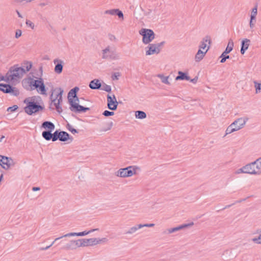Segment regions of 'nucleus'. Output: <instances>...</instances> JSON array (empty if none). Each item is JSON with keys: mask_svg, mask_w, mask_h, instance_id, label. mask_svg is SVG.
I'll return each instance as SVG.
<instances>
[{"mask_svg": "<svg viewBox=\"0 0 261 261\" xmlns=\"http://www.w3.org/2000/svg\"><path fill=\"white\" fill-rule=\"evenodd\" d=\"M108 127L107 128H106V129H103L102 130L104 131V132H106L107 130H109L110 129H111V128H112V127L113 126V122H110L108 124Z\"/></svg>", "mask_w": 261, "mask_h": 261, "instance_id": "obj_48", "label": "nucleus"}, {"mask_svg": "<svg viewBox=\"0 0 261 261\" xmlns=\"http://www.w3.org/2000/svg\"><path fill=\"white\" fill-rule=\"evenodd\" d=\"M32 1V0H25L27 3L31 2ZM23 1H24V0H16V2H22Z\"/></svg>", "mask_w": 261, "mask_h": 261, "instance_id": "obj_58", "label": "nucleus"}, {"mask_svg": "<svg viewBox=\"0 0 261 261\" xmlns=\"http://www.w3.org/2000/svg\"><path fill=\"white\" fill-rule=\"evenodd\" d=\"M79 247H81V239L72 240L70 241V244L66 246L68 249H74Z\"/></svg>", "mask_w": 261, "mask_h": 261, "instance_id": "obj_19", "label": "nucleus"}, {"mask_svg": "<svg viewBox=\"0 0 261 261\" xmlns=\"http://www.w3.org/2000/svg\"><path fill=\"white\" fill-rule=\"evenodd\" d=\"M39 70L40 71V73H41V75H40V76H41L42 74V72H43V70H42V66H40L39 67Z\"/></svg>", "mask_w": 261, "mask_h": 261, "instance_id": "obj_60", "label": "nucleus"}, {"mask_svg": "<svg viewBox=\"0 0 261 261\" xmlns=\"http://www.w3.org/2000/svg\"><path fill=\"white\" fill-rule=\"evenodd\" d=\"M100 89L108 92H110L111 91V87L105 83H103L102 85H101Z\"/></svg>", "mask_w": 261, "mask_h": 261, "instance_id": "obj_35", "label": "nucleus"}, {"mask_svg": "<svg viewBox=\"0 0 261 261\" xmlns=\"http://www.w3.org/2000/svg\"><path fill=\"white\" fill-rule=\"evenodd\" d=\"M252 241L257 244H261V234L257 238H253Z\"/></svg>", "mask_w": 261, "mask_h": 261, "instance_id": "obj_45", "label": "nucleus"}, {"mask_svg": "<svg viewBox=\"0 0 261 261\" xmlns=\"http://www.w3.org/2000/svg\"><path fill=\"white\" fill-rule=\"evenodd\" d=\"M16 12L18 15V16L20 18H22V15L20 13V12L18 10H16Z\"/></svg>", "mask_w": 261, "mask_h": 261, "instance_id": "obj_59", "label": "nucleus"}, {"mask_svg": "<svg viewBox=\"0 0 261 261\" xmlns=\"http://www.w3.org/2000/svg\"><path fill=\"white\" fill-rule=\"evenodd\" d=\"M75 101H79V98L77 96L76 97H75Z\"/></svg>", "mask_w": 261, "mask_h": 261, "instance_id": "obj_64", "label": "nucleus"}, {"mask_svg": "<svg viewBox=\"0 0 261 261\" xmlns=\"http://www.w3.org/2000/svg\"><path fill=\"white\" fill-rule=\"evenodd\" d=\"M165 43V41H162L160 43H156L155 45H156V47L158 48H160L161 49V47L163 46L164 45V44Z\"/></svg>", "mask_w": 261, "mask_h": 261, "instance_id": "obj_51", "label": "nucleus"}, {"mask_svg": "<svg viewBox=\"0 0 261 261\" xmlns=\"http://www.w3.org/2000/svg\"><path fill=\"white\" fill-rule=\"evenodd\" d=\"M190 77L186 72H184L181 71L178 72V75L175 77L176 81L178 80H187L189 81Z\"/></svg>", "mask_w": 261, "mask_h": 261, "instance_id": "obj_23", "label": "nucleus"}, {"mask_svg": "<svg viewBox=\"0 0 261 261\" xmlns=\"http://www.w3.org/2000/svg\"><path fill=\"white\" fill-rule=\"evenodd\" d=\"M254 163L255 165L256 170L258 172V175L261 174V162L257 159L254 161Z\"/></svg>", "mask_w": 261, "mask_h": 261, "instance_id": "obj_31", "label": "nucleus"}, {"mask_svg": "<svg viewBox=\"0 0 261 261\" xmlns=\"http://www.w3.org/2000/svg\"><path fill=\"white\" fill-rule=\"evenodd\" d=\"M158 77H159V78H160V79L161 80V81L164 84H167V85H170V82L168 81V78H169V76H165L163 74H158Z\"/></svg>", "mask_w": 261, "mask_h": 261, "instance_id": "obj_32", "label": "nucleus"}, {"mask_svg": "<svg viewBox=\"0 0 261 261\" xmlns=\"http://www.w3.org/2000/svg\"><path fill=\"white\" fill-rule=\"evenodd\" d=\"M67 128L68 130L72 133L73 134L78 133V131L76 129L73 128L72 126L69 124H67Z\"/></svg>", "mask_w": 261, "mask_h": 261, "instance_id": "obj_39", "label": "nucleus"}, {"mask_svg": "<svg viewBox=\"0 0 261 261\" xmlns=\"http://www.w3.org/2000/svg\"><path fill=\"white\" fill-rule=\"evenodd\" d=\"M135 116L138 119H144L146 117V114L142 111H137L135 112Z\"/></svg>", "mask_w": 261, "mask_h": 261, "instance_id": "obj_30", "label": "nucleus"}, {"mask_svg": "<svg viewBox=\"0 0 261 261\" xmlns=\"http://www.w3.org/2000/svg\"><path fill=\"white\" fill-rule=\"evenodd\" d=\"M14 165V163L11 158L1 155V167L5 170H8Z\"/></svg>", "mask_w": 261, "mask_h": 261, "instance_id": "obj_11", "label": "nucleus"}, {"mask_svg": "<svg viewBox=\"0 0 261 261\" xmlns=\"http://www.w3.org/2000/svg\"><path fill=\"white\" fill-rule=\"evenodd\" d=\"M88 246H91L97 245L101 243L106 242L107 239L106 238L98 239V238H90L87 239Z\"/></svg>", "mask_w": 261, "mask_h": 261, "instance_id": "obj_16", "label": "nucleus"}, {"mask_svg": "<svg viewBox=\"0 0 261 261\" xmlns=\"http://www.w3.org/2000/svg\"><path fill=\"white\" fill-rule=\"evenodd\" d=\"M29 80L30 86L33 87V89H36L38 92H40L42 94H46L45 86L42 78L40 77L38 80L30 78Z\"/></svg>", "mask_w": 261, "mask_h": 261, "instance_id": "obj_4", "label": "nucleus"}, {"mask_svg": "<svg viewBox=\"0 0 261 261\" xmlns=\"http://www.w3.org/2000/svg\"><path fill=\"white\" fill-rule=\"evenodd\" d=\"M120 76L119 72H115L112 75V79L113 80H118V77Z\"/></svg>", "mask_w": 261, "mask_h": 261, "instance_id": "obj_44", "label": "nucleus"}, {"mask_svg": "<svg viewBox=\"0 0 261 261\" xmlns=\"http://www.w3.org/2000/svg\"><path fill=\"white\" fill-rule=\"evenodd\" d=\"M97 230V229H92L90 231H84L80 232H70V233H67L66 234H64L62 237L56 238L55 240V241L53 242V243L50 246L46 247L45 248V249H47L49 248L54 244V243L55 241H56L57 240H59L61 238H62L63 237H74V236H85L88 234L90 232H93Z\"/></svg>", "mask_w": 261, "mask_h": 261, "instance_id": "obj_10", "label": "nucleus"}, {"mask_svg": "<svg viewBox=\"0 0 261 261\" xmlns=\"http://www.w3.org/2000/svg\"><path fill=\"white\" fill-rule=\"evenodd\" d=\"M109 39L111 41H115L116 38L115 37V36L113 35H112V34H110L109 35Z\"/></svg>", "mask_w": 261, "mask_h": 261, "instance_id": "obj_53", "label": "nucleus"}, {"mask_svg": "<svg viewBox=\"0 0 261 261\" xmlns=\"http://www.w3.org/2000/svg\"><path fill=\"white\" fill-rule=\"evenodd\" d=\"M118 102H117L114 94L112 96L108 94L107 95V106L109 109L114 111L117 108Z\"/></svg>", "mask_w": 261, "mask_h": 261, "instance_id": "obj_12", "label": "nucleus"}, {"mask_svg": "<svg viewBox=\"0 0 261 261\" xmlns=\"http://www.w3.org/2000/svg\"><path fill=\"white\" fill-rule=\"evenodd\" d=\"M24 67H25L26 68V69H25V73L28 71H29L32 68V64L31 62H27L25 63H24Z\"/></svg>", "mask_w": 261, "mask_h": 261, "instance_id": "obj_36", "label": "nucleus"}, {"mask_svg": "<svg viewBox=\"0 0 261 261\" xmlns=\"http://www.w3.org/2000/svg\"><path fill=\"white\" fill-rule=\"evenodd\" d=\"M58 92L55 94L54 95V93L56 91V89H54L53 88L51 90V94L50 95V99L51 100V102L54 101H57V100H62V94L63 93V90L59 88L58 89Z\"/></svg>", "mask_w": 261, "mask_h": 261, "instance_id": "obj_13", "label": "nucleus"}, {"mask_svg": "<svg viewBox=\"0 0 261 261\" xmlns=\"http://www.w3.org/2000/svg\"><path fill=\"white\" fill-rule=\"evenodd\" d=\"M102 58L106 60H116L119 59V56L115 51L110 50V46H108L102 50Z\"/></svg>", "mask_w": 261, "mask_h": 261, "instance_id": "obj_7", "label": "nucleus"}, {"mask_svg": "<svg viewBox=\"0 0 261 261\" xmlns=\"http://www.w3.org/2000/svg\"><path fill=\"white\" fill-rule=\"evenodd\" d=\"M136 168L134 166H128L120 169L117 172L116 175L121 177H130L136 173Z\"/></svg>", "mask_w": 261, "mask_h": 261, "instance_id": "obj_6", "label": "nucleus"}, {"mask_svg": "<svg viewBox=\"0 0 261 261\" xmlns=\"http://www.w3.org/2000/svg\"><path fill=\"white\" fill-rule=\"evenodd\" d=\"M139 34L142 36V42L144 44H149L155 38V34L151 29L143 28L139 31Z\"/></svg>", "mask_w": 261, "mask_h": 261, "instance_id": "obj_5", "label": "nucleus"}, {"mask_svg": "<svg viewBox=\"0 0 261 261\" xmlns=\"http://www.w3.org/2000/svg\"><path fill=\"white\" fill-rule=\"evenodd\" d=\"M247 117L240 118L236 120L226 128L225 135H228L237 131L244 127L248 121Z\"/></svg>", "mask_w": 261, "mask_h": 261, "instance_id": "obj_3", "label": "nucleus"}, {"mask_svg": "<svg viewBox=\"0 0 261 261\" xmlns=\"http://www.w3.org/2000/svg\"><path fill=\"white\" fill-rule=\"evenodd\" d=\"M54 62L56 64L54 69L55 72L58 74L61 73L63 71V61L56 59L54 61Z\"/></svg>", "mask_w": 261, "mask_h": 261, "instance_id": "obj_18", "label": "nucleus"}, {"mask_svg": "<svg viewBox=\"0 0 261 261\" xmlns=\"http://www.w3.org/2000/svg\"><path fill=\"white\" fill-rule=\"evenodd\" d=\"M18 108V107L17 105H14L12 107L8 108L7 111L8 112H13L15 111Z\"/></svg>", "mask_w": 261, "mask_h": 261, "instance_id": "obj_42", "label": "nucleus"}, {"mask_svg": "<svg viewBox=\"0 0 261 261\" xmlns=\"http://www.w3.org/2000/svg\"><path fill=\"white\" fill-rule=\"evenodd\" d=\"M5 138V136H3V135H1V141H2V140Z\"/></svg>", "mask_w": 261, "mask_h": 261, "instance_id": "obj_62", "label": "nucleus"}, {"mask_svg": "<svg viewBox=\"0 0 261 261\" xmlns=\"http://www.w3.org/2000/svg\"><path fill=\"white\" fill-rule=\"evenodd\" d=\"M88 241L87 239H81V247H88Z\"/></svg>", "mask_w": 261, "mask_h": 261, "instance_id": "obj_38", "label": "nucleus"}, {"mask_svg": "<svg viewBox=\"0 0 261 261\" xmlns=\"http://www.w3.org/2000/svg\"><path fill=\"white\" fill-rule=\"evenodd\" d=\"M247 173V171H246V166H244L241 168L239 169L236 171V173L237 174H239V173Z\"/></svg>", "mask_w": 261, "mask_h": 261, "instance_id": "obj_41", "label": "nucleus"}, {"mask_svg": "<svg viewBox=\"0 0 261 261\" xmlns=\"http://www.w3.org/2000/svg\"><path fill=\"white\" fill-rule=\"evenodd\" d=\"M79 90V88L78 87H75L72 89L70 90L68 94V97L72 96L73 98L76 97L77 93Z\"/></svg>", "mask_w": 261, "mask_h": 261, "instance_id": "obj_28", "label": "nucleus"}, {"mask_svg": "<svg viewBox=\"0 0 261 261\" xmlns=\"http://www.w3.org/2000/svg\"><path fill=\"white\" fill-rule=\"evenodd\" d=\"M253 21H254V20H250L249 25H250V28H251V29L253 28H254V23H255V22H253Z\"/></svg>", "mask_w": 261, "mask_h": 261, "instance_id": "obj_54", "label": "nucleus"}, {"mask_svg": "<svg viewBox=\"0 0 261 261\" xmlns=\"http://www.w3.org/2000/svg\"><path fill=\"white\" fill-rule=\"evenodd\" d=\"M256 15H253L252 14H251V16H250V20H254V22L256 21L255 20V18H256Z\"/></svg>", "mask_w": 261, "mask_h": 261, "instance_id": "obj_56", "label": "nucleus"}, {"mask_svg": "<svg viewBox=\"0 0 261 261\" xmlns=\"http://www.w3.org/2000/svg\"><path fill=\"white\" fill-rule=\"evenodd\" d=\"M54 139L55 142L58 140L62 142H65L68 140H70V142H71L73 140V138L70 136L69 134L65 131L56 130L54 132Z\"/></svg>", "mask_w": 261, "mask_h": 261, "instance_id": "obj_8", "label": "nucleus"}, {"mask_svg": "<svg viewBox=\"0 0 261 261\" xmlns=\"http://www.w3.org/2000/svg\"><path fill=\"white\" fill-rule=\"evenodd\" d=\"M257 12V6H255L254 8H253L252 9L251 14H252L253 15H256Z\"/></svg>", "mask_w": 261, "mask_h": 261, "instance_id": "obj_50", "label": "nucleus"}, {"mask_svg": "<svg viewBox=\"0 0 261 261\" xmlns=\"http://www.w3.org/2000/svg\"><path fill=\"white\" fill-rule=\"evenodd\" d=\"M146 48H148V49L146 51V55L158 54L161 51V49L158 48L155 44L154 43L149 44Z\"/></svg>", "mask_w": 261, "mask_h": 261, "instance_id": "obj_14", "label": "nucleus"}, {"mask_svg": "<svg viewBox=\"0 0 261 261\" xmlns=\"http://www.w3.org/2000/svg\"><path fill=\"white\" fill-rule=\"evenodd\" d=\"M154 225V224H144V225L139 224L138 225V228H141L143 227H152Z\"/></svg>", "mask_w": 261, "mask_h": 261, "instance_id": "obj_47", "label": "nucleus"}, {"mask_svg": "<svg viewBox=\"0 0 261 261\" xmlns=\"http://www.w3.org/2000/svg\"><path fill=\"white\" fill-rule=\"evenodd\" d=\"M3 179V174H1V182L2 181Z\"/></svg>", "mask_w": 261, "mask_h": 261, "instance_id": "obj_63", "label": "nucleus"}, {"mask_svg": "<svg viewBox=\"0 0 261 261\" xmlns=\"http://www.w3.org/2000/svg\"><path fill=\"white\" fill-rule=\"evenodd\" d=\"M105 14L111 15H117L121 20L124 19V15L121 11L118 9H114L105 11Z\"/></svg>", "mask_w": 261, "mask_h": 261, "instance_id": "obj_15", "label": "nucleus"}, {"mask_svg": "<svg viewBox=\"0 0 261 261\" xmlns=\"http://www.w3.org/2000/svg\"><path fill=\"white\" fill-rule=\"evenodd\" d=\"M208 48L209 47H208V48L205 50V51H203L200 49H199L195 57L196 62H199L203 59Z\"/></svg>", "mask_w": 261, "mask_h": 261, "instance_id": "obj_24", "label": "nucleus"}, {"mask_svg": "<svg viewBox=\"0 0 261 261\" xmlns=\"http://www.w3.org/2000/svg\"><path fill=\"white\" fill-rule=\"evenodd\" d=\"M25 73L24 68L19 67L18 64L11 66L5 75H1V81H4L8 83H1V91L12 96H18L20 93L19 90L13 87V85L19 83Z\"/></svg>", "mask_w": 261, "mask_h": 261, "instance_id": "obj_1", "label": "nucleus"}, {"mask_svg": "<svg viewBox=\"0 0 261 261\" xmlns=\"http://www.w3.org/2000/svg\"><path fill=\"white\" fill-rule=\"evenodd\" d=\"M24 102L27 104L26 107H24V111L29 115H32L44 109L43 106L35 101V97L25 98Z\"/></svg>", "mask_w": 261, "mask_h": 261, "instance_id": "obj_2", "label": "nucleus"}, {"mask_svg": "<svg viewBox=\"0 0 261 261\" xmlns=\"http://www.w3.org/2000/svg\"><path fill=\"white\" fill-rule=\"evenodd\" d=\"M227 54H224V51L221 54V55L220 57V58H221V60H220L221 63H224L226 61V59H229V58H230L229 56L227 55Z\"/></svg>", "mask_w": 261, "mask_h": 261, "instance_id": "obj_34", "label": "nucleus"}, {"mask_svg": "<svg viewBox=\"0 0 261 261\" xmlns=\"http://www.w3.org/2000/svg\"><path fill=\"white\" fill-rule=\"evenodd\" d=\"M208 41L209 43H211V39L209 36H206L204 38L202 41L200 43V45H199V49H204L206 47V42Z\"/></svg>", "mask_w": 261, "mask_h": 261, "instance_id": "obj_27", "label": "nucleus"}, {"mask_svg": "<svg viewBox=\"0 0 261 261\" xmlns=\"http://www.w3.org/2000/svg\"><path fill=\"white\" fill-rule=\"evenodd\" d=\"M255 84V91L256 93H258L260 92L261 90V83H258L257 82L255 81L254 82Z\"/></svg>", "mask_w": 261, "mask_h": 261, "instance_id": "obj_37", "label": "nucleus"}, {"mask_svg": "<svg viewBox=\"0 0 261 261\" xmlns=\"http://www.w3.org/2000/svg\"><path fill=\"white\" fill-rule=\"evenodd\" d=\"M62 101V100H57V101H54L51 102L49 107L50 109H54V108H51V106L54 105L57 111L59 113H61L62 112V107L60 106V104Z\"/></svg>", "mask_w": 261, "mask_h": 261, "instance_id": "obj_26", "label": "nucleus"}, {"mask_svg": "<svg viewBox=\"0 0 261 261\" xmlns=\"http://www.w3.org/2000/svg\"><path fill=\"white\" fill-rule=\"evenodd\" d=\"M46 5V4L45 3H44L40 4V6H41V7H43V6H45Z\"/></svg>", "mask_w": 261, "mask_h": 261, "instance_id": "obj_61", "label": "nucleus"}, {"mask_svg": "<svg viewBox=\"0 0 261 261\" xmlns=\"http://www.w3.org/2000/svg\"><path fill=\"white\" fill-rule=\"evenodd\" d=\"M51 132V130L43 131L42 133V137L46 141L52 140V141L55 142L54 133L52 134Z\"/></svg>", "mask_w": 261, "mask_h": 261, "instance_id": "obj_21", "label": "nucleus"}, {"mask_svg": "<svg viewBox=\"0 0 261 261\" xmlns=\"http://www.w3.org/2000/svg\"><path fill=\"white\" fill-rule=\"evenodd\" d=\"M22 32L20 30H17L15 32V38H18L21 36Z\"/></svg>", "mask_w": 261, "mask_h": 261, "instance_id": "obj_46", "label": "nucleus"}, {"mask_svg": "<svg viewBox=\"0 0 261 261\" xmlns=\"http://www.w3.org/2000/svg\"><path fill=\"white\" fill-rule=\"evenodd\" d=\"M197 80H198V77H195L194 79L190 80L191 82H192V83H193L194 84H195L197 82Z\"/></svg>", "mask_w": 261, "mask_h": 261, "instance_id": "obj_55", "label": "nucleus"}, {"mask_svg": "<svg viewBox=\"0 0 261 261\" xmlns=\"http://www.w3.org/2000/svg\"><path fill=\"white\" fill-rule=\"evenodd\" d=\"M233 47V42L232 40L230 39L228 41L227 46L224 51V54H229L230 52L232 51Z\"/></svg>", "mask_w": 261, "mask_h": 261, "instance_id": "obj_29", "label": "nucleus"}, {"mask_svg": "<svg viewBox=\"0 0 261 261\" xmlns=\"http://www.w3.org/2000/svg\"><path fill=\"white\" fill-rule=\"evenodd\" d=\"M25 23L28 27L31 28L32 29H34V28H35L34 24L30 20L27 19L26 20Z\"/></svg>", "mask_w": 261, "mask_h": 261, "instance_id": "obj_43", "label": "nucleus"}, {"mask_svg": "<svg viewBox=\"0 0 261 261\" xmlns=\"http://www.w3.org/2000/svg\"><path fill=\"white\" fill-rule=\"evenodd\" d=\"M247 174L252 175H258V172L256 170L255 165L254 162L247 164L245 165Z\"/></svg>", "mask_w": 261, "mask_h": 261, "instance_id": "obj_17", "label": "nucleus"}, {"mask_svg": "<svg viewBox=\"0 0 261 261\" xmlns=\"http://www.w3.org/2000/svg\"><path fill=\"white\" fill-rule=\"evenodd\" d=\"M193 225V223L191 224H185V225H181L179 227H175V228H172V229H170L169 230V233H172L175 231H177L179 229H181L182 228H184L185 227H186L187 226H189L190 225Z\"/></svg>", "mask_w": 261, "mask_h": 261, "instance_id": "obj_33", "label": "nucleus"}, {"mask_svg": "<svg viewBox=\"0 0 261 261\" xmlns=\"http://www.w3.org/2000/svg\"><path fill=\"white\" fill-rule=\"evenodd\" d=\"M102 115L106 117H109L114 115V112H111L108 110H105L103 113Z\"/></svg>", "mask_w": 261, "mask_h": 261, "instance_id": "obj_40", "label": "nucleus"}, {"mask_svg": "<svg viewBox=\"0 0 261 261\" xmlns=\"http://www.w3.org/2000/svg\"><path fill=\"white\" fill-rule=\"evenodd\" d=\"M10 44V41H7V42H3V44H1V46H2L3 47H6V46H9Z\"/></svg>", "mask_w": 261, "mask_h": 261, "instance_id": "obj_52", "label": "nucleus"}, {"mask_svg": "<svg viewBox=\"0 0 261 261\" xmlns=\"http://www.w3.org/2000/svg\"><path fill=\"white\" fill-rule=\"evenodd\" d=\"M41 126L47 129V130L53 131L55 129V125L50 121H45L42 123Z\"/></svg>", "mask_w": 261, "mask_h": 261, "instance_id": "obj_25", "label": "nucleus"}, {"mask_svg": "<svg viewBox=\"0 0 261 261\" xmlns=\"http://www.w3.org/2000/svg\"><path fill=\"white\" fill-rule=\"evenodd\" d=\"M68 101L70 105L69 109L72 112L80 113L86 112L90 110L89 108L84 107L77 103L74 102L71 98H68Z\"/></svg>", "mask_w": 261, "mask_h": 261, "instance_id": "obj_9", "label": "nucleus"}, {"mask_svg": "<svg viewBox=\"0 0 261 261\" xmlns=\"http://www.w3.org/2000/svg\"><path fill=\"white\" fill-rule=\"evenodd\" d=\"M89 86L93 90L100 89L101 87V84L99 80L94 79L90 82Z\"/></svg>", "mask_w": 261, "mask_h": 261, "instance_id": "obj_20", "label": "nucleus"}, {"mask_svg": "<svg viewBox=\"0 0 261 261\" xmlns=\"http://www.w3.org/2000/svg\"><path fill=\"white\" fill-rule=\"evenodd\" d=\"M40 188L39 187H33L32 188V191H37L40 190Z\"/></svg>", "mask_w": 261, "mask_h": 261, "instance_id": "obj_57", "label": "nucleus"}, {"mask_svg": "<svg viewBox=\"0 0 261 261\" xmlns=\"http://www.w3.org/2000/svg\"><path fill=\"white\" fill-rule=\"evenodd\" d=\"M138 229H139V228H138V226L133 227L130 228L129 233L134 232L138 230Z\"/></svg>", "mask_w": 261, "mask_h": 261, "instance_id": "obj_49", "label": "nucleus"}, {"mask_svg": "<svg viewBox=\"0 0 261 261\" xmlns=\"http://www.w3.org/2000/svg\"><path fill=\"white\" fill-rule=\"evenodd\" d=\"M250 40L248 39H244L241 42V53L244 55L246 50L248 48Z\"/></svg>", "mask_w": 261, "mask_h": 261, "instance_id": "obj_22", "label": "nucleus"}]
</instances>
